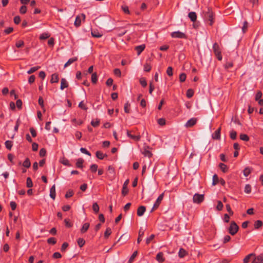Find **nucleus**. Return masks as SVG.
<instances>
[{"label": "nucleus", "mask_w": 263, "mask_h": 263, "mask_svg": "<svg viewBox=\"0 0 263 263\" xmlns=\"http://www.w3.org/2000/svg\"><path fill=\"white\" fill-rule=\"evenodd\" d=\"M204 16L205 19L210 22L209 25L210 26H212L214 23V21L213 18V13L210 8L208 7L207 8V11L205 12Z\"/></svg>", "instance_id": "f257e3e1"}, {"label": "nucleus", "mask_w": 263, "mask_h": 263, "mask_svg": "<svg viewBox=\"0 0 263 263\" xmlns=\"http://www.w3.org/2000/svg\"><path fill=\"white\" fill-rule=\"evenodd\" d=\"M239 230V227L234 221H231L230 226L228 229L229 233L232 235H235Z\"/></svg>", "instance_id": "f03ea898"}, {"label": "nucleus", "mask_w": 263, "mask_h": 263, "mask_svg": "<svg viewBox=\"0 0 263 263\" xmlns=\"http://www.w3.org/2000/svg\"><path fill=\"white\" fill-rule=\"evenodd\" d=\"M213 51L217 57L218 60L220 61L222 60V55L221 54V50L218 44L217 43H215L213 45Z\"/></svg>", "instance_id": "7ed1b4c3"}, {"label": "nucleus", "mask_w": 263, "mask_h": 263, "mask_svg": "<svg viewBox=\"0 0 263 263\" xmlns=\"http://www.w3.org/2000/svg\"><path fill=\"white\" fill-rule=\"evenodd\" d=\"M171 36L173 38H178V39H187V35L179 31H174L171 33Z\"/></svg>", "instance_id": "20e7f679"}, {"label": "nucleus", "mask_w": 263, "mask_h": 263, "mask_svg": "<svg viewBox=\"0 0 263 263\" xmlns=\"http://www.w3.org/2000/svg\"><path fill=\"white\" fill-rule=\"evenodd\" d=\"M204 200V195L196 193L193 196V201L196 203H200Z\"/></svg>", "instance_id": "39448f33"}, {"label": "nucleus", "mask_w": 263, "mask_h": 263, "mask_svg": "<svg viewBox=\"0 0 263 263\" xmlns=\"http://www.w3.org/2000/svg\"><path fill=\"white\" fill-rule=\"evenodd\" d=\"M83 18V21H85L86 16L84 13H82L81 15H77L74 23V25L76 27H79L81 25V19Z\"/></svg>", "instance_id": "423d86ee"}, {"label": "nucleus", "mask_w": 263, "mask_h": 263, "mask_svg": "<svg viewBox=\"0 0 263 263\" xmlns=\"http://www.w3.org/2000/svg\"><path fill=\"white\" fill-rule=\"evenodd\" d=\"M163 197H164V194L162 193L161 194H160L159 197H158V198L157 199L155 203H154V206L151 210V212H153L155 209L158 208L159 207V206L160 205L163 198Z\"/></svg>", "instance_id": "0eeeda50"}, {"label": "nucleus", "mask_w": 263, "mask_h": 263, "mask_svg": "<svg viewBox=\"0 0 263 263\" xmlns=\"http://www.w3.org/2000/svg\"><path fill=\"white\" fill-rule=\"evenodd\" d=\"M129 183V180L127 179L124 183L122 189V195L123 196H125L128 193V189L127 185Z\"/></svg>", "instance_id": "6e6552de"}, {"label": "nucleus", "mask_w": 263, "mask_h": 263, "mask_svg": "<svg viewBox=\"0 0 263 263\" xmlns=\"http://www.w3.org/2000/svg\"><path fill=\"white\" fill-rule=\"evenodd\" d=\"M197 121V118H192L187 121V122L185 124V126L187 128L191 127L196 124Z\"/></svg>", "instance_id": "1a4fd4ad"}, {"label": "nucleus", "mask_w": 263, "mask_h": 263, "mask_svg": "<svg viewBox=\"0 0 263 263\" xmlns=\"http://www.w3.org/2000/svg\"><path fill=\"white\" fill-rule=\"evenodd\" d=\"M133 131L127 130V136L131 138L132 139L136 141H140L141 139V136L140 135H137L135 136L134 135L132 134V133Z\"/></svg>", "instance_id": "9d476101"}, {"label": "nucleus", "mask_w": 263, "mask_h": 263, "mask_svg": "<svg viewBox=\"0 0 263 263\" xmlns=\"http://www.w3.org/2000/svg\"><path fill=\"white\" fill-rule=\"evenodd\" d=\"M151 59H147L145 63L143 65L144 71L145 72H149L151 70L152 66L151 64Z\"/></svg>", "instance_id": "9b49d317"}, {"label": "nucleus", "mask_w": 263, "mask_h": 263, "mask_svg": "<svg viewBox=\"0 0 263 263\" xmlns=\"http://www.w3.org/2000/svg\"><path fill=\"white\" fill-rule=\"evenodd\" d=\"M221 127H219L212 135L213 139L219 140L220 139Z\"/></svg>", "instance_id": "f8f14e48"}, {"label": "nucleus", "mask_w": 263, "mask_h": 263, "mask_svg": "<svg viewBox=\"0 0 263 263\" xmlns=\"http://www.w3.org/2000/svg\"><path fill=\"white\" fill-rule=\"evenodd\" d=\"M115 30L116 31V33L119 36L124 35L127 32V31L124 30L123 28H117L115 29Z\"/></svg>", "instance_id": "ddd939ff"}, {"label": "nucleus", "mask_w": 263, "mask_h": 263, "mask_svg": "<svg viewBox=\"0 0 263 263\" xmlns=\"http://www.w3.org/2000/svg\"><path fill=\"white\" fill-rule=\"evenodd\" d=\"M145 48V44H142L141 45L136 46L135 49L137 52V54L139 55L141 53V52L144 50Z\"/></svg>", "instance_id": "4468645a"}, {"label": "nucleus", "mask_w": 263, "mask_h": 263, "mask_svg": "<svg viewBox=\"0 0 263 263\" xmlns=\"http://www.w3.org/2000/svg\"><path fill=\"white\" fill-rule=\"evenodd\" d=\"M146 211V208L144 206H140L137 209V215L142 216Z\"/></svg>", "instance_id": "2eb2a0df"}, {"label": "nucleus", "mask_w": 263, "mask_h": 263, "mask_svg": "<svg viewBox=\"0 0 263 263\" xmlns=\"http://www.w3.org/2000/svg\"><path fill=\"white\" fill-rule=\"evenodd\" d=\"M68 87V83L67 82L66 80L64 78H62L61 80L60 89L61 90H63L64 88H67Z\"/></svg>", "instance_id": "dca6fc26"}, {"label": "nucleus", "mask_w": 263, "mask_h": 263, "mask_svg": "<svg viewBox=\"0 0 263 263\" xmlns=\"http://www.w3.org/2000/svg\"><path fill=\"white\" fill-rule=\"evenodd\" d=\"M56 196L55 193V184L53 185L52 186L50 189V196L53 200L55 199Z\"/></svg>", "instance_id": "f3484780"}, {"label": "nucleus", "mask_w": 263, "mask_h": 263, "mask_svg": "<svg viewBox=\"0 0 263 263\" xmlns=\"http://www.w3.org/2000/svg\"><path fill=\"white\" fill-rule=\"evenodd\" d=\"M90 224L88 222L83 224L82 227L80 229V232L82 234H84L87 231L89 228Z\"/></svg>", "instance_id": "a211bd4d"}, {"label": "nucleus", "mask_w": 263, "mask_h": 263, "mask_svg": "<svg viewBox=\"0 0 263 263\" xmlns=\"http://www.w3.org/2000/svg\"><path fill=\"white\" fill-rule=\"evenodd\" d=\"M156 259L160 263L163 262L165 260L163 257V253L161 252H159L156 255Z\"/></svg>", "instance_id": "6ab92c4d"}, {"label": "nucleus", "mask_w": 263, "mask_h": 263, "mask_svg": "<svg viewBox=\"0 0 263 263\" xmlns=\"http://www.w3.org/2000/svg\"><path fill=\"white\" fill-rule=\"evenodd\" d=\"M149 148V146H147V149L144 148L142 152V154L145 157H147L148 158H151L153 154L151 153V152L148 149Z\"/></svg>", "instance_id": "aec40b11"}, {"label": "nucleus", "mask_w": 263, "mask_h": 263, "mask_svg": "<svg viewBox=\"0 0 263 263\" xmlns=\"http://www.w3.org/2000/svg\"><path fill=\"white\" fill-rule=\"evenodd\" d=\"M59 76L57 73H53L51 76L50 82L51 83H58L59 82Z\"/></svg>", "instance_id": "412c9836"}, {"label": "nucleus", "mask_w": 263, "mask_h": 263, "mask_svg": "<svg viewBox=\"0 0 263 263\" xmlns=\"http://www.w3.org/2000/svg\"><path fill=\"white\" fill-rule=\"evenodd\" d=\"M96 157L100 160H102L104 157H106L107 156L106 154H104L102 152L99 151L96 152Z\"/></svg>", "instance_id": "4be33fe9"}, {"label": "nucleus", "mask_w": 263, "mask_h": 263, "mask_svg": "<svg viewBox=\"0 0 263 263\" xmlns=\"http://www.w3.org/2000/svg\"><path fill=\"white\" fill-rule=\"evenodd\" d=\"M189 17L192 22H195L197 20V15L195 12H191L188 14Z\"/></svg>", "instance_id": "5701e85b"}, {"label": "nucleus", "mask_w": 263, "mask_h": 263, "mask_svg": "<svg viewBox=\"0 0 263 263\" xmlns=\"http://www.w3.org/2000/svg\"><path fill=\"white\" fill-rule=\"evenodd\" d=\"M78 61V58L77 57H73L72 58L69 59L68 61L65 64L64 67H66L70 65V64H72L73 62Z\"/></svg>", "instance_id": "b1692460"}, {"label": "nucleus", "mask_w": 263, "mask_h": 263, "mask_svg": "<svg viewBox=\"0 0 263 263\" xmlns=\"http://www.w3.org/2000/svg\"><path fill=\"white\" fill-rule=\"evenodd\" d=\"M84 161L82 158H79L77 160V162L76 163L77 167L80 168H82L83 167V164L84 163Z\"/></svg>", "instance_id": "393cba45"}, {"label": "nucleus", "mask_w": 263, "mask_h": 263, "mask_svg": "<svg viewBox=\"0 0 263 263\" xmlns=\"http://www.w3.org/2000/svg\"><path fill=\"white\" fill-rule=\"evenodd\" d=\"M262 225H263L262 221L260 220H257L255 221L254 226V228L255 229H258L260 228H261L262 226Z\"/></svg>", "instance_id": "a878e982"}, {"label": "nucleus", "mask_w": 263, "mask_h": 263, "mask_svg": "<svg viewBox=\"0 0 263 263\" xmlns=\"http://www.w3.org/2000/svg\"><path fill=\"white\" fill-rule=\"evenodd\" d=\"M187 254V252L184 249L180 248L178 252V256L180 258H183L186 256Z\"/></svg>", "instance_id": "bb28decb"}, {"label": "nucleus", "mask_w": 263, "mask_h": 263, "mask_svg": "<svg viewBox=\"0 0 263 263\" xmlns=\"http://www.w3.org/2000/svg\"><path fill=\"white\" fill-rule=\"evenodd\" d=\"M219 166L222 172L226 173L228 172V167L225 164L222 163H220L219 164Z\"/></svg>", "instance_id": "cd10ccee"}, {"label": "nucleus", "mask_w": 263, "mask_h": 263, "mask_svg": "<svg viewBox=\"0 0 263 263\" xmlns=\"http://www.w3.org/2000/svg\"><path fill=\"white\" fill-rule=\"evenodd\" d=\"M144 231L141 228L139 230V235H138V237L137 239V242L138 243H139L141 242V241L142 240V237L144 235Z\"/></svg>", "instance_id": "c85d7f7f"}, {"label": "nucleus", "mask_w": 263, "mask_h": 263, "mask_svg": "<svg viewBox=\"0 0 263 263\" xmlns=\"http://www.w3.org/2000/svg\"><path fill=\"white\" fill-rule=\"evenodd\" d=\"M5 146L6 147L9 149V150H11V148L12 147V145H13V142L12 141H10V140H7L5 142Z\"/></svg>", "instance_id": "c756f323"}, {"label": "nucleus", "mask_w": 263, "mask_h": 263, "mask_svg": "<svg viewBox=\"0 0 263 263\" xmlns=\"http://www.w3.org/2000/svg\"><path fill=\"white\" fill-rule=\"evenodd\" d=\"M23 165L26 168H29L30 167L31 163L28 158H26L25 159V161L23 163Z\"/></svg>", "instance_id": "7c9ffc66"}, {"label": "nucleus", "mask_w": 263, "mask_h": 263, "mask_svg": "<svg viewBox=\"0 0 263 263\" xmlns=\"http://www.w3.org/2000/svg\"><path fill=\"white\" fill-rule=\"evenodd\" d=\"M253 256H255V254L251 253L247 255L243 260V263H248L250 261L251 257Z\"/></svg>", "instance_id": "2f4dec72"}, {"label": "nucleus", "mask_w": 263, "mask_h": 263, "mask_svg": "<svg viewBox=\"0 0 263 263\" xmlns=\"http://www.w3.org/2000/svg\"><path fill=\"white\" fill-rule=\"evenodd\" d=\"M92 209L93 212L97 214L99 211V206L97 202H95L92 204Z\"/></svg>", "instance_id": "473e14b6"}, {"label": "nucleus", "mask_w": 263, "mask_h": 263, "mask_svg": "<svg viewBox=\"0 0 263 263\" xmlns=\"http://www.w3.org/2000/svg\"><path fill=\"white\" fill-rule=\"evenodd\" d=\"M77 243L79 246L81 248L82 247L85 243V241L83 238H79L77 240Z\"/></svg>", "instance_id": "72a5a7b5"}, {"label": "nucleus", "mask_w": 263, "mask_h": 263, "mask_svg": "<svg viewBox=\"0 0 263 263\" xmlns=\"http://www.w3.org/2000/svg\"><path fill=\"white\" fill-rule=\"evenodd\" d=\"M91 82L93 84H96L98 80V77L96 72L93 73L91 75Z\"/></svg>", "instance_id": "f704fd0d"}, {"label": "nucleus", "mask_w": 263, "mask_h": 263, "mask_svg": "<svg viewBox=\"0 0 263 263\" xmlns=\"http://www.w3.org/2000/svg\"><path fill=\"white\" fill-rule=\"evenodd\" d=\"M41 68L40 66H35L31 67L28 71V74H31L32 73H33L34 72L36 71L38 69H39Z\"/></svg>", "instance_id": "c9c22d12"}, {"label": "nucleus", "mask_w": 263, "mask_h": 263, "mask_svg": "<svg viewBox=\"0 0 263 263\" xmlns=\"http://www.w3.org/2000/svg\"><path fill=\"white\" fill-rule=\"evenodd\" d=\"M230 138L232 140H235L237 137V133L234 130H232L230 133Z\"/></svg>", "instance_id": "e433bc0d"}, {"label": "nucleus", "mask_w": 263, "mask_h": 263, "mask_svg": "<svg viewBox=\"0 0 263 263\" xmlns=\"http://www.w3.org/2000/svg\"><path fill=\"white\" fill-rule=\"evenodd\" d=\"M240 139L241 140L245 141H248L249 140V136L245 134H241L240 135Z\"/></svg>", "instance_id": "4c0bfd02"}, {"label": "nucleus", "mask_w": 263, "mask_h": 263, "mask_svg": "<svg viewBox=\"0 0 263 263\" xmlns=\"http://www.w3.org/2000/svg\"><path fill=\"white\" fill-rule=\"evenodd\" d=\"M26 186L27 187H31L33 186V183L30 177H28L26 180Z\"/></svg>", "instance_id": "58836bf2"}, {"label": "nucleus", "mask_w": 263, "mask_h": 263, "mask_svg": "<svg viewBox=\"0 0 263 263\" xmlns=\"http://www.w3.org/2000/svg\"><path fill=\"white\" fill-rule=\"evenodd\" d=\"M248 23L247 21H245L243 22V26L242 27V31L243 33H246L248 30Z\"/></svg>", "instance_id": "ea45409f"}, {"label": "nucleus", "mask_w": 263, "mask_h": 263, "mask_svg": "<svg viewBox=\"0 0 263 263\" xmlns=\"http://www.w3.org/2000/svg\"><path fill=\"white\" fill-rule=\"evenodd\" d=\"M233 66V63L231 61H228L224 65V67L226 69H228Z\"/></svg>", "instance_id": "a19ab883"}, {"label": "nucleus", "mask_w": 263, "mask_h": 263, "mask_svg": "<svg viewBox=\"0 0 263 263\" xmlns=\"http://www.w3.org/2000/svg\"><path fill=\"white\" fill-rule=\"evenodd\" d=\"M111 234V230L110 228H107L104 233V237L107 238Z\"/></svg>", "instance_id": "79ce46f5"}, {"label": "nucleus", "mask_w": 263, "mask_h": 263, "mask_svg": "<svg viewBox=\"0 0 263 263\" xmlns=\"http://www.w3.org/2000/svg\"><path fill=\"white\" fill-rule=\"evenodd\" d=\"M91 35L93 37L99 38L102 36V34L100 33L97 31H91Z\"/></svg>", "instance_id": "37998d69"}, {"label": "nucleus", "mask_w": 263, "mask_h": 263, "mask_svg": "<svg viewBox=\"0 0 263 263\" xmlns=\"http://www.w3.org/2000/svg\"><path fill=\"white\" fill-rule=\"evenodd\" d=\"M139 82L143 87H145L147 86V82L144 78H140Z\"/></svg>", "instance_id": "c03bdc74"}, {"label": "nucleus", "mask_w": 263, "mask_h": 263, "mask_svg": "<svg viewBox=\"0 0 263 263\" xmlns=\"http://www.w3.org/2000/svg\"><path fill=\"white\" fill-rule=\"evenodd\" d=\"M47 242L49 244L55 245L57 242V239L54 237H50L47 239Z\"/></svg>", "instance_id": "a18cd8bd"}, {"label": "nucleus", "mask_w": 263, "mask_h": 263, "mask_svg": "<svg viewBox=\"0 0 263 263\" xmlns=\"http://www.w3.org/2000/svg\"><path fill=\"white\" fill-rule=\"evenodd\" d=\"M219 178L218 176L216 174H214L213 176V182L212 184L215 185L218 183Z\"/></svg>", "instance_id": "49530a36"}, {"label": "nucleus", "mask_w": 263, "mask_h": 263, "mask_svg": "<svg viewBox=\"0 0 263 263\" xmlns=\"http://www.w3.org/2000/svg\"><path fill=\"white\" fill-rule=\"evenodd\" d=\"M130 104L128 102H127L125 105H124V111L126 112V113H129L130 112V108H129V107H130Z\"/></svg>", "instance_id": "de8ad7c7"}, {"label": "nucleus", "mask_w": 263, "mask_h": 263, "mask_svg": "<svg viewBox=\"0 0 263 263\" xmlns=\"http://www.w3.org/2000/svg\"><path fill=\"white\" fill-rule=\"evenodd\" d=\"M50 36V35L47 33H43L41 34L40 36V39L41 40H46L48 38H49Z\"/></svg>", "instance_id": "09e8293b"}, {"label": "nucleus", "mask_w": 263, "mask_h": 263, "mask_svg": "<svg viewBox=\"0 0 263 263\" xmlns=\"http://www.w3.org/2000/svg\"><path fill=\"white\" fill-rule=\"evenodd\" d=\"M194 95V91L192 89H189L186 91V97L188 98H191Z\"/></svg>", "instance_id": "8fccbe9b"}, {"label": "nucleus", "mask_w": 263, "mask_h": 263, "mask_svg": "<svg viewBox=\"0 0 263 263\" xmlns=\"http://www.w3.org/2000/svg\"><path fill=\"white\" fill-rule=\"evenodd\" d=\"M251 172V170L249 167H246L243 170V175L245 176H248Z\"/></svg>", "instance_id": "3c124183"}, {"label": "nucleus", "mask_w": 263, "mask_h": 263, "mask_svg": "<svg viewBox=\"0 0 263 263\" xmlns=\"http://www.w3.org/2000/svg\"><path fill=\"white\" fill-rule=\"evenodd\" d=\"M73 191L71 190H69L66 192L65 197L66 198H70L73 195Z\"/></svg>", "instance_id": "603ef678"}, {"label": "nucleus", "mask_w": 263, "mask_h": 263, "mask_svg": "<svg viewBox=\"0 0 263 263\" xmlns=\"http://www.w3.org/2000/svg\"><path fill=\"white\" fill-rule=\"evenodd\" d=\"M251 189L252 187L250 184H246L245 187V192L247 194H250L251 192Z\"/></svg>", "instance_id": "864d4df0"}, {"label": "nucleus", "mask_w": 263, "mask_h": 263, "mask_svg": "<svg viewBox=\"0 0 263 263\" xmlns=\"http://www.w3.org/2000/svg\"><path fill=\"white\" fill-rule=\"evenodd\" d=\"M137 254H138V252L137 251H135L133 254L131 255L130 257L129 258V260H128V262L129 263H132L134 258L136 257V256L137 255Z\"/></svg>", "instance_id": "5fc2aeb1"}, {"label": "nucleus", "mask_w": 263, "mask_h": 263, "mask_svg": "<svg viewBox=\"0 0 263 263\" xmlns=\"http://www.w3.org/2000/svg\"><path fill=\"white\" fill-rule=\"evenodd\" d=\"M98 169V165L96 164H91L90 166V170L92 173H95L97 172Z\"/></svg>", "instance_id": "6e6d98bb"}, {"label": "nucleus", "mask_w": 263, "mask_h": 263, "mask_svg": "<svg viewBox=\"0 0 263 263\" xmlns=\"http://www.w3.org/2000/svg\"><path fill=\"white\" fill-rule=\"evenodd\" d=\"M100 124V120L97 119L96 121H91V125L94 127H96L98 126Z\"/></svg>", "instance_id": "4d7b16f0"}, {"label": "nucleus", "mask_w": 263, "mask_h": 263, "mask_svg": "<svg viewBox=\"0 0 263 263\" xmlns=\"http://www.w3.org/2000/svg\"><path fill=\"white\" fill-rule=\"evenodd\" d=\"M64 222L65 224V226L67 228H71L72 226V223L70 221V220L68 219H65Z\"/></svg>", "instance_id": "13d9d810"}, {"label": "nucleus", "mask_w": 263, "mask_h": 263, "mask_svg": "<svg viewBox=\"0 0 263 263\" xmlns=\"http://www.w3.org/2000/svg\"><path fill=\"white\" fill-rule=\"evenodd\" d=\"M27 12V7L25 5L22 6L20 9V13L22 14L26 13Z\"/></svg>", "instance_id": "bf43d9fd"}, {"label": "nucleus", "mask_w": 263, "mask_h": 263, "mask_svg": "<svg viewBox=\"0 0 263 263\" xmlns=\"http://www.w3.org/2000/svg\"><path fill=\"white\" fill-rule=\"evenodd\" d=\"M186 74L184 73H182L179 76V80L180 82H183L186 79Z\"/></svg>", "instance_id": "052dcab7"}, {"label": "nucleus", "mask_w": 263, "mask_h": 263, "mask_svg": "<svg viewBox=\"0 0 263 263\" xmlns=\"http://www.w3.org/2000/svg\"><path fill=\"white\" fill-rule=\"evenodd\" d=\"M122 10L125 14H129L130 13L128 7L127 6H122Z\"/></svg>", "instance_id": "680f3d73"}, {"label": "nucleus", "mask_w": 263, "mask_h": 263, "mask_svg": "<svg viewBox=\"0 0 263 263\" xmlns=\"http://www.w3.org/2000/svg\"><path fill=\"white\" fill-rule=\"evenodd\" d=\"M223 208V204L221 201H218L216 209L218 211H221Z\"/></svg>", "instance_id": "e2e57ef3"}, {"label": "nucleus", "mask_w": 263, "mask_h": 263, "mask_svg": "<svg viewBox=\"0 0 263 263\" xmlns=\"http://www.w3.org/2000/svg\"><path fill=\"white\" fill-rule=\"evenodd\" d=\"M24 42L22 40H20V41L16 42V43L15 44V46L17 48H21V47L24 46Z\"/></svg>", "instance_id": "0e129e2a"}, {"label": "nucleus", "mask_w": 263, "mask_h": 263, "mask_svg": "<svg viewBox=\"0 0 263 263\" xmlns=\"http://www.w3.org/2000/svg\"><path fill=\"white\" fill-rule=\"evenodd\" d=\"M13 31V27H8V28L4 30V32L5 34H9L12 32Z\"/></svg>", "instance_id": "69168bd1"}, {"label": "nucleus", "mask_w": 263, "mask_h": 263, "mask_svg": "<svg viewBox=\"0 0 263 263\" xmlns=\"http://www.w3.org/2000/svg\"><path fill=\"white\" fill-rule=\"evenodd\" d=\"M46 149L44 148H41L40 151V153H39L40 156L41 157H44L46 155Z\"/></svg>", "instance_id": "338daca9"}, {"label": "nucleus", "mask_w": 263, "mask_h": 263, "mask_svg": "<svg viewBox=\"0 0 263 263\" xmlns=\"http://www.w3.org/2000/svg\"><path fill=\"white\" fill-rule=\"evenodd\" d=\"M166 73L167 75L170 77H171L173 76V68L172 67L170 66L167 68L166 70Z\"/></svg>", "instance_id": "774afa93"}]
</instances>
